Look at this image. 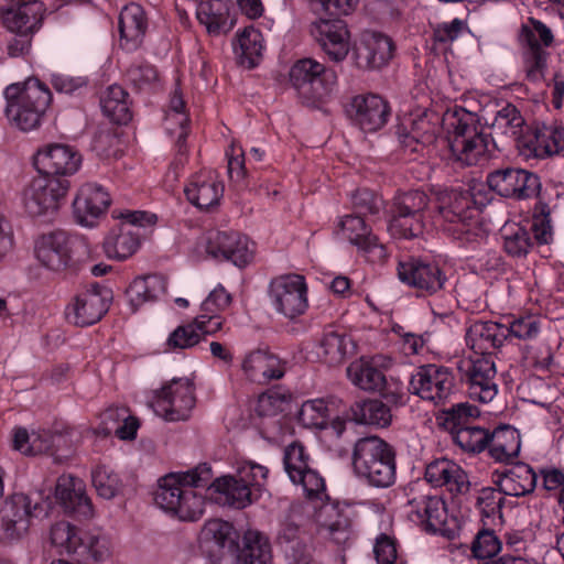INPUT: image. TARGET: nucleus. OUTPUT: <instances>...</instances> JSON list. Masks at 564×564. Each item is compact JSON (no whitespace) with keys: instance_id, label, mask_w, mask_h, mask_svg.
<instances>
[{"instance_id":"1","label":"nucleus","mask_w":564,"mask_h":564,"mask_svg":"<svg viewBox=\"0 0 564 564\" xmlns=\"http://www.w3.org/2000/svg\"><path fill=\"white\" fill-rule=\"evenodd\" d=\"M212 477V468L207 464H200L185 473L165 475L159 480L154 502L181 520H198L204 512L205 500L194 488L206 487Z\"/></svg>"},{"instance_id":"2","label":"nucleus","mask_w":564,"mask_h":564,"mask_svg":"<svg viewBox=\"0 0 564 564\" xmlns=\"http://www.w3.org/2000/svg\"><path fill=\"white\" fill-rule=\"evenodd\" d=\"M351 466L368 485L390 487L395 480V451L379 436L361 437L352 446Z\"/></svg>"},{"instance_id":"3","label":"nucleus","mask_w":564,"mask_h":564,"mask_svg":"<svg viewBox=\"0 0 564 564\" xmlns=\"http://www.w3.org/2000/svg\"><path fill=\"white\" fill-rule=\"evenodd\" d=\"M437 221L455 239L474 241L481 234L479 208L469 189L452 188L438 196Z\"/></svg>"},{"instance_id":"4","label":"nucleus","mask_w":564,"mask_h":564,"mask_svg":"<svg viewBox=\"0 0 564 564\" xmlns=\"http://www.w3.org/2000/svg\"><path fill=\"white\" fill-rule=\"evenodd\" d=\"M4 96L7 117L22 131H30L39 127L41 118L52 100L48 87L33 77L23 83L8 86Z\"/></svg>"},{"instance_id":"5","label":"nucleus","mask_w":564,"mask_h":564,"mask_svg":"<svg viewBox=\"0 0 564 564\" xmlns=\"http://www.w3.org/2000/svg\"><path fill=\"white\" fill-rule=\"evenodd\" d=\"M269 469L254 462H243L234 476L210 480L206 486L218 495L215 500L224 506L243 509L257 501L267 484Z\"/></svg>"},{"instance_id":"6","label":"nucleus","mask_w":564,"mask_h":564,"mask_svg":"<svg viewBox=\"0 0 564 564\" xmlns=\"http://www.w3.org/2000/svg\"><path fill=\"white\" fill-rule=\"evenodd\" d=\"M445 120L449 133L448 145L455 161L473 166L488 158L491 140L478 127L471 112L455 111Z\"/></svg>"},{"instance_id":"7","label":"nucleus","mask_w":564,"mask_h":564,"mask_svg":"<svg viewBox=\"0 0 564 564\" xmlns=\"http://www.w3.org/2000/svg\"><path fill=\"white\" fill-rule=\"evenodd\" d=\"M289 78L299 97L308 106L329 96L337 83V74L333 68L311 57L296 61L289 72Z\"/></svg>"},{"instance_id":"8","label":"nucleus","mask_w":564,"mask_h":564,"mask_svg":"<svg viewBox=\"0 0 564 564\" xmlns=\"http://www.w3.org/2000/svg\"><path fill=\"white\" fill-rule=\"evenodd\" d=\"M553 33L543 22L534 18L528 20V24L521 26L519 43L525 78L533 84L540 83L545 77L549 53L545 47L552 45Z\"/></svg>"},{"instance_id":"9","label":"nucleus","mask_w":564,"mask_h":564,"mask_svg":"<svg viewBox=\"0 0 564 564\" xmlns=\"http://www.w3.org/2000/svg\"><path fill=\"white\" fill-rule=\"evenodd\" d=\"M429 205L424 192L411 191L397 196L391 208L389 231L395 238L413 239L424 231L423 212Z\"/></svg>"},{"instance_id":"10","label":"nucleus","mask_w":564,"mask_h":564,"mask_svg":"<svg viewBox=\"0 0 564 564\" xmlns=\"http://www.w3.org/2000/svg\"><path fill=\"white\" fill-rule=\"evenodd\" d=\"M69 188L66 178L39 175L34 177L23 189L22 202L25 212L31 217L53 215L59 200L63 199Z\"/></svg>"},{"instance_id":"11","label":"nucleus","mask_w":564,"mask_h":564,"mask_svg":"<svg viewBox=\"0 0 564 564\" xmlns=\"http://www.w3.org/2000/svg\"><path fill=\"white\" fill-rule=\"evenodd\" d=\"M193 383L187 378H175L154 391L151 406L165 421H184L195 405Z\"/></svg>"},{"instance_id":"12","label":"nucleus","mask_w":564,"mask_h":564,"mask_svg":"<svg viewBox=\"0 0 564 564\" xmlns=\"http://www.w3.org/2000/svg\"><path fill=\"white\" fill-rule=\"evenodd\" d=\"M491 191L505 198L529 199L538 196L541 182L536 174L524 169L507 166L487 175Z\"/></svg>"},{"instance_id":"13","label":"nucleus","mask_w":564,"mask_h":564,"mask_svg":"<svg viewBox=\"0 0 564 564\" xmlns=\"http://www.w3.org/2000/svg\"><path fill=\"white\" fill-rule=\"evenodd\" d=\"M454 380L447 367L427 364L417 367L411 376L409 390L423 400L441 404L452 394Z\"/></svg>"},{"instance_id":"14","label":"nucleus","mask_w":564,"mask_h":564,"mask_svg":"<svg viewBox=\"0 0 564 564\" xmlns=\"http://www.w3.org/2000/svg\"><path fill=\"white\" fill-rule=\"evenodd\" d=\"M308 463L310 455L302 443L295 441L284 448L283 465L290 480L301 485L308 498H321L325 492V480Z\"/></svg>"},{"instance_id":"15","label":"nucleus","mask_w":564,"mask_h":564,"mask_svg":"<svg viewBox=\"0 0 564 564\" xmlns=\"http://www.w3.org/2000/svg\"><path fill=\"white\" fill-rule=\"evenodd\" d=\"M199 547L215 564H234L238 555L234 528L219 519L207 521L199 534Z\"/></svg>"},{"instance_id":"16","label":"nucleus","mask_w":564,"mask_h":564,"mask_svg":"<svg viewBox=\"0 0 564 564\" xmlns=\"http://www.w3.org/2000/svg\"><path fill=\"white\" fill-rule=\"evenodd\" d=\"M202 243L210 258L231 261L239 268L246 267L253 258L252 243L236 231H208Z\"/></svg>"},{"instance_id":"17","label":"nucleus","mask_w":564,"mask_h":564,"mask_svg":"<svg viewBox=\"0 0 564 564\" xmlns=\"http://www.w3.org/2000/svg\"><path fill=\"white\" fill-rule=\"evenodd\" d=\"M270 297L276 311L288 318L302 315L307 308V285L299 274L274 279L270 284Z\"/></svg>"},{"instance_id":"18","label":"nucleus","mask_w":564,"mask_h":564,"mask_svg":"<svg viewBox=\"0 0 564 564\" xmlns=\"http://www.w3.org/2000/svg\"><path fill=\"white\" fill-rule=\"evenodd\" d=\"M463 378L468 382V394L482 403L490 402L497 394L496 367L492 356L469 358L459 366Z\"/></svg>"},{"instance_id":"19","label":"nucleus","mask_w":564,"mask_h":564,"mask_svg":"<svg viewBox=\"0 0 564 564\" xmlns=\"http://www.w3.org/2000/svg\"><path fill=\"white\" fill-rule=\"evenodd\" d=\"M392 40L379 32L365 31L352 47V58L360 69H379L392 58Z\"/></svg>"},{"instance_id":"20","label":"nucleus","mask_w":564,"mask_h":564,"mask_svg":"<svg viewBox=\"0 0 564 564\" xmlns=\"http://www.w3.org/2000/svg\"><path fill=\"white\" fill-rule=\"evenodd\" d=\"M110 291L95 283L82 293L75 302L67 307V319L77 326H89L107 313L109 308Z\"/></svg>"},{"instance_id":"21","label":"nucleus","mask_w":564,"mask_h":564,"mask_svg":"<svg viewBox=\"0 0 564 564\" xmlns=\"http://www.w3.org/2000/svg\"><path fill=\"white\" fill-rule=\"evenodd\" d=\"M345 238L372 263L383 262L387 258L386 247L379 242L371 228L360 215H347L339 221Z\"/></svg>"},{"instance_id":"22","label":"nucleus","mask_w":564,"mask_h":564,"mask_svg":"<svg viewBox=\"0 0 564 564\" xmlns=\"http://www.w3.org/2000/svg\"><path fill=\"white\" fill-rule=\"evenodd\" d=\"M409 518L430 533L447 534L452 531L447 521L445 501L438 496H421L409 501Z\"/></svg>"},{"instance_id":"23","label":"nucleus","mask_w":564,"mask_h":564,"mask_svg":"<svg viewBox=\"0 0 564 564\" xmlns=\"http://www.w3.org/2000/svg\"><path fill=\"white\" fill-rule=\"evenodd\" d=\"M525 128V121L519 111V109L512 104H506L499 109L491 123V143L495 149L501 151V145L507 141H512L514 147L522 154L521 143L527 140L528 129Z\"/></svg>"},{"instance_id":"24","label":"nucleus","mask_w":564,"mask_h":564,"mask_svg":"<svg viewBox=\"0 0 564 564\" xmlns=\"http://www.w3.org/2000/svg\"><path fill=\"white\" fill-rule=\"evenodd\" d=\"M349 117L366 132L380 130L388 121L390 107L375 94L357 95L347 108Z\"/></svg>"},{"instance_id":"25","label":"nucleus","mask_w":564,"mask_h":564,"mask_svg":"<svg viewBox=\"0 0 564 564\" xmlns=\"http://www.w3.org/2000/svg\"><path fill=\"white\" fill-rule=\"evenodd\" d=\"M82 163L80 154L66 144H50L39 150L34 164L42 175L67 176L79 169Z\"/></svg>"},{"instance_id":"26","label":"nucleus","mask_w":564,"mask_h":564,"mask_svg":"<svg viewBox=\"0 0 564 564\" xmlns=\"http://www.w3.org/2000/svg\"><path fill=\"white\" fill-rule=\"evenodd\" d=\"M37 503L32 507L31 499L23 495H13L7 500L0 510V528L9 540H20L29 531L33 510Z\"/></svg>"},{"instance_id":"27","label":"nucleus","mask_w":564,"mask_h":564,"mask_svg":"<svg viewBox=\"0 0 564 564\" xmlns=\"http://www.w3.org/2000/svg\"><path fill=\"white\" fill-rule=\"evenodd\" d=\"M522 144L525 158H544L564 151V127L557 123H535L528 128L527 140Z\"/></svg>"},{"instance_id":"28","label":"nucleus","mask_w":564,"mask_h":564,"mask_svg":"<svg viewBox=\"0 0 564 564\" xmlns=\"http://www.w3.org/2000/svg\"><path fill=\"white\" fill-rule=\"evenodd\" d=\"M109 193L100 185L84 184L73 202L74 216L83 226L93 227L110 206Z\"/></svg>"},{"instance_id":"29","label":"nucleus","mask_w":564,"mask_h":564,"mask_svg":"<svg viewBox=\"0 0 564 564\" xmlns=\"http://www.w3.org/2000/svg\"><path fill=\"white\" fill-rule=\"evenodd\" d=\"M398 276L403 283L427 293L437 292L445 282V278L436 264L412 257L399 262Z\"/></svg>"},{"instance_id":"30","label":"nucleus","mask_w":564,"mask_h":564,"mask_svg":"<svg viewBox=\"0 0 564 564\" xmlns=\"http://www.w3.org/2000/svg\"><path fill=\"white\" fill-rule=\"evenodd\" d=\"M350 381L366 391H378L392 403H401L403 394L397 388L392 389L386 380L383 372L364 359L351 362L347 368Z\"/></svg>"},{"instance_id":"31","label":"nucleus","mask_w":564,"mask_h":564,"mask_svg":"<svg viewBox=\"0 0 564 564\" xmlns=\"http://www.w3.org/2000/svg\"><path fill=\"white\" fill-rule=\"evenodd\" d=\"M55 497L65 512L85 519L93 516V505L80 478L73 475L59 476L55 486Z\"/></svg>"},{"instance_id":"32","label":"nucleus","mask_w":564,"mask_h":564,"mask_svg":"<svg viewBox=\"0 0 564 564\" xmlns=\"http://www.w3.org/2000/svg\"><path fill=\"white\" fill-rule=\"evenodd\" d=\"M312 33L329 58L335 62L346 58L349 52V33L343 20L321 19L314 23Z\"/></svg>"},{"instance_id":"33","label":"nucleus","mask_w":564,"mask_h":564,"mask_svg":"<svg viewBox=\"0 0 564 564\" xmlns=\"http://www.w3.org/2000/svg\"><path fill=\"white\" fill-rule=\"evenodd\" d=\"M72 240L62 230L41 236L35 245L39 261L53 271L65 269L70 260Z\"/></svg>"},{"instance_id":"34","label":"nucleus","mask_w":564,"mask_h":564,"mask_svg":"<svg viewBox=\"0 0 564 564\" xmlns=\"http://www.w3.org/2000/svg\"><path fill=\"white\" fill-rule=\"evenodd\" d=\"M506 334L505 324L477 321L467 328L465 339L475 354L491 356V350L500 348L506 341Z\"/></svg>"},{"instance_id":"35","label":"nucleus","mask_w":564,"mask_h":564,"mask_svg":"<svg viewBox=\"0 0 564 564\" xmlns=\"http://www.w3.org/2000/svg\"><path fill=\"white\" fill-rule=\"evenodd\" d=\"M188 202L199 209H209L219 204L224 194V185L213 171L195 174L184 189Z\"/></svg>"},{"instance_id":"36","label":"nucleus","mask_w":564,"mask_h":564,"mask_svg":"<svg viewBox=\"0 0 564 564\" xmlns=\"http://www.w3.org/2000/svg\"><path fill=\"white\" fill-rule=\"evenodd\" d=\"M494 484L506 496L522 497L531 494L536 486V474L524 464L517 463L502 471H497Z\"/></svg>"},{"instance_id":"37","label":"nucleus","mask_w":564,"mask_h":564,"mask_svg":"<svg viewBox=\"0 0 564 564\" xmlns=\"http://www.w3.org/2000/svg\"><path fill=\"white\" fill-rule=\"evenodd\" d=\"M118 28L120 45L127 51L138 48L148 29V19L143 8L137 3L126 6L119 14Z\"/></svg>"},{"instance_id":"38","label":"nucleus","mask_w":564,"mask_h":564,"mask_svg":"<svg viewBox=\"0 0 564 564\" xmlns=\"http://www.w3.org/2000/svg\"><path fill=\"white\" fill-rule=\"evenodd\" d=\"M44 4L41 1H31L23 7L2 8L1 18L10 32L33 34L42 24Z\"/></svg>"},{"instance_id":"39","label":"nucleus","mask_w":564,"mask_h":564,"mask_svg":"<svg viewBox=\"0 0 564 564\" xmlns=\"http://www.w3.org/2000/svg\"><path fill=\"white\" fill-rule=\"evenodd\" d=\"M425 479L435 487L445 486L452 494H463L469 487L465 471L448 459L430 463L425 470Z\"/></svg>"},{"instance_id":"40","label":"nucleus","mask_w":564,"mask_h":564,"mask_svg":"<svg viewBox=\"0 0 564 564\" xmlns=\"http://www.w3.org/2000/svg\"><path fill=\"white\" fill-rule=\"evenodd\" d=\"M246 376L257 382L280 379L284 375L280 359L273 354L257 349L248 354L242 361Z\"/></svg>"},{"instance_id":"41","label":"nucleus","mask_w":564,"mask_h":564,"mask_svg":"<svg viewBox=\"0 0 564 564\" xmlns=\"http://www.w3.org/2000/svg\"><path fill=\"white\" fill-rule=\"evenodd\" d=\"M520 446L518 430L503 425L490 432L487 448L496 462L511 464L518 457Z\"/></svg>"},{"instance_id":"42","label":"nucleus","mask_w":564,"mask_h":564,"mask_svg":"<svg viewBox=\"0 0 564 564\" xmlns=\"http://www.w3.org/2000/svg\"><path fill=\"white\" fill-rule=\"evenodd\" d=\"M185 101L177 90L174 91L170 100V111L166 116V130L171 134H176L177 158L176 164H184L186 154L185 142L188 135V117L184 111Z\"/></svg>"},{"instance_id":"43","label":"nucleus","mask_w":564,"mask_h":564,"mask_svg":"<svg viewBox=\"0 0 564 564\" xmlns=\"http://www.w3.org/2000/svg\"><path fill=\"white\" fill-rule=\"evenodd\" d=\"M437 116L429 110H423L404 117L402 123L398 127V135L401 141L409 145V135L417 142H432L435 138L436 126L432 122V118Z\"/></svg>"},{"instance_id":"44","label":"nucleus","mask_w":564,"mask_h":564,"mask_svg":"<svg viewBox=\"0 0 564 564\" xmlns=\"http://www.w3.org/2000/svg\"><path fill=\"white\" fill-rule=\"evenodd\" d=\"M197 19L206 26L209 34L218 35L228 32L232 28V21H229V1L202 2L197 9Z\"/></svg>"},{"instance_id":"45","label":"nucleus","mask_w":564,"mask_h":564,"mask_svg":"<svg viewBox=\"0 0 564 564\" xmlns=\"http://www.w3.org/2000/svg\"><path fill=\"white\" fill-rule=\"evenodd\" d=\"M350 412L351 420L358 424L387 427L392 420L390 408L377 399L356 401L351 404Z\"/></svg>"},{"instance_id":"46","label":"nucleus","mask_w":564,"mask_h":564,"mask_svg":"<svg viewBox=\"0 0 564 564\" xmlns=\"http://www.w3.org/2000/svg\"><path fill=\"white\" fill-rule=\"evenodd\" d=\"M140 245V232L130 225H121L118 232H111L104 241L108 258L124 260L132 256Z\"/></svg>"},{"instance_id":"47","label":"nucleus","mask_w":564,"mask_h":564,"mask_svg":"<svg viewBox=\"0 0 564 564\" xmlns=\"http://www.w3.org/2000/svg\"><path fill=\"white\" fill-rule=\"evenodd\" d=\"M104 113L115 123L127 124L132 119L129 108L128 93L119 85L107 88L100 99Z\"/></svg>"},{"instance_id":"48","label":"nucleus","mask_w":564,"mask_h":564,"mask_svg":"<svg viewBox=\"0 0 564 564\" xmlns=\"http://www.w3.org/2000/svg\"><path fill=\"white\" fill-rule=\"evenodd\" d=\"M166 291V280L159 274L137 278L129 286L127 293L131 305L135 310L148 301L159 299Z\"/></svg>"},{"instance_id":"49","label":"nucleus","mask_w":564,"mask_h":564,"mask_svg":"<svg viewBox=\"0 0 564 564\" xmlns=\"http://www.w3.org/2000/svg\"><path fill=\"white\" fill-rule=\"evenodd\" d=\"M238 557L243 564H271L272 555L268 539L257 531L246 532Z\"/></svg>"},{"instance_id":"50","label":"nucleus","mask_w":564,"mask_h":564,"mask_svg":"<svg viewBox=\"0 0 564 564\" xmlns=\"http://www.w3.org/2000/svg\"><path fill=\"white\" fill-rule=\"evenodd\" d=\"M261 33L253 28H246L238 35L237 44H235V52L242 66L247 68H253L257 66L259 58L261 57Z\"/></svg>"},{"instance_id":"51","label":"nucleus","mask_w":564,"mask_h":564,"mask_svg":"<svg viewBox=\"0 0 564 564\" xmlns=\"http://www.w3.org/2000/svg\"><path fill=\"white\" fill-rule=\"evenodd\" d=\"M50 540L52 545L59 549V552L68 554L77 552L83 545V538L78 535L77 529L66 521H59L52 525Z\"/></svg>"},{"instance_id":"52","label":"nucleus","mask_w":564,"mask_h":564,"mask_svg":"<svg viewBox=\"0 0 564 564\" xmlns=\"http://www.w3.org/2000/svg\"><path fill=\"white\" fill-rule=\"evenodd\" d=\"M490 431L480 426L460 429L452 435L453 442L466 453H480L488 446Z\"/></svg>"},{"instance_id":"53","label":"nucleus","mask_w":564,"mask_h":564,"mask_svg":"<svg viewBox=\"0 0 564 564\" xmlns=\"http://www.w3.org/2000/svg\"><path fill=\"white\" fill-rule=\"evenodd\" d=\"M479 410L468 403H458L444 411L443 426L451 435L460 429L473 426L470 421L479 416Z\"/></svg>"},{"instance_id":"54","label":"nucleus","mask_w":564,"mask_h":564,"mask_svg":"<svg viewBox=\"0 0 564 564\" xmlns=\"http://www.w3.org/2000/svg\"><path fill=\"white\" fill-rule=\"evenodd\" d=\"M301 535L302 531L297 524L286 522L283 524L278 539L280 544L284 546L286 554H291L299 563L303 561V564H307L305 558L306 544L303 542Z\"/></svg>"},{"instance_id":"55","label":"nucleus","mask_w":564,"mask_h":564,"mask_svg":"<svg viewBox=\"0 0 564 564\" xmlns=\"http://www.w3.org/2000/svg\"><path fill=\"white\" fill-rule=\"evenodd\" d=\"M329 419V410L323 399L304 402L299 412V421L306 427L325 429Z\"/></svg>"},{"instance_id":"56","label":"nucleus","mask_w":564,"mask_h":564,"mask_svg":"<svg viewBox=\"0 0 564 564\" xmlns=\"http://www.w3.org/2000/svg\"><path fill=\"white\" fill-rule=\"evenodd\" d=\"M503 239L505 251L514 258L525 257L533 246L530 231L519 226L507 229Z\"/></svg>"},{"instance_id":"57","label":"nucleus","mask_w":564,"mask_h":564,"mask_svg":"<svg viewBox=\"0 0 564 564\" xmlns=\"http://www.w3.org/2000/svg\"><path fill=\"white\" fill-rule=\"evenodd\" d=\"M195 318L193 322L177 326L169 336L166 346L170 349H189L202 340Z\"/></svg>"},{"instance_id":"58","label":"nucleus","mask_w":564,"mask_h":564,"mask_svg":"<svg viewBox=\"0 0 564 564\" xmlns=\"http://www.w3.org/2000/svg\"><path fill=\"white\" fill-rule=\"evenodd\" d=\"M348 341L344 334L335 330H328L324 334L321 347L329 364H339L344 360Z\"/></svg>"},{"instance_id":"59","label":"nucleus","mask_w":564,"mask_h":564,"mask_svg":"<svg viewBox=\"0 0 564 564\" xmlns=\"http://www.w3.org/2000/svg\"><path fill=\"white\" fill-rule=\"evenodd\" d=\"M91 478L97 494L105 499L113 498L120 489L118 476L104 466L97 467L93 471Z\"/></svg>"},{"instance_id":"60","label":"nucleus","mask_w":564,"mask_h":564,"mask_svg":"<svg viewBox=\"0 0 564 564\" xmlns=\"http://www.w3.org/2000/svg\"><path fill=\"white\" fill-rule=\"evenodd\" d=\"M503 492L498 488L485 487L479 490L476 506L480 510V513L485 518H491L496 514H501V508L505 502V498L501 496Z\"/></svg>"},{"instance_id":"61","label":"nucleus","mask_w":564,"mask_h":564,"mask_svg":"<svg viewBox=\"0 0 564 564\" xmlns=\"http://www.w3.org/2000/svg\"><path fill=\"white\" fill-rule=\"evenodd\" d=\"M505 328H507L506 340L509 337L529 340L535 338L540 332L539 322L534 316L514 318L508 324H505Z\"/></svg>"},{"instance_id":"62","label":"nucleus","mask_w":564,"mask_h":564,"mask_svg":"<svg viewBox=\"0 0 564 564\" xmlns=\"http://www.w3.org/2000/svg\"><path fill=\"white\" fill-rule=\"evenodd\" d=\"M501 549V542L492 530H481L471 544V552L477 558H491Z\"/></svg>"},{"instance_id":"63","label":"nucleus","mask_w":564,"mask_h":564,"mask_svg":"<svg viewBox=\"0 0 564 564\" xmlns=\"http://www.w3.org/2000/svg\"><path fill=\"white\" fill-rule=\"evenodd\" d=\"M290 395L279 390H268L258 398L256 411L261 416L275 415L282 412L283 405L289 401Z\"/></svg>"},{"instance_id":"64","label":"nucleus","mask_w":564,"mask_h":564,"mask_svg":"<svg viewBox=\"0 0 564 564\" xmlns=\"http://www.w3.org/2000/svg\"><path fill=\"white\" fill-rule=\"evenodd\" d=\"M120 140L111 129H100L96 132L91 148L102 158L116 156L119 151Z\"/></svg>"}]
</instances>
